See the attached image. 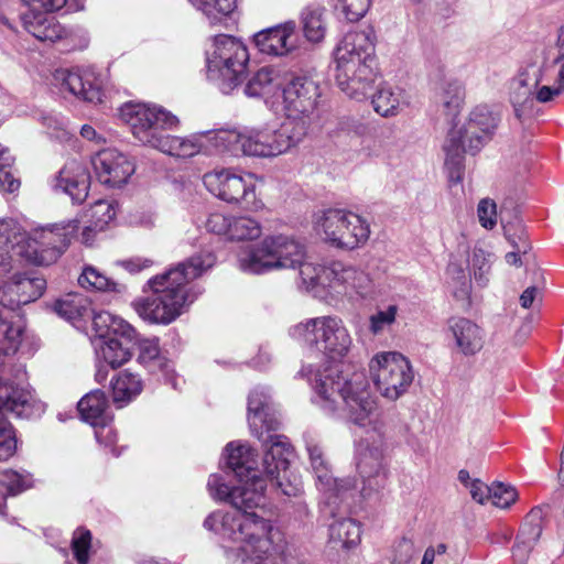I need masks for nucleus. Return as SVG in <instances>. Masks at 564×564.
<instances>
[{
    "mask_svg": "<svg viewBox=\"0 0 564 564\" xmlns=\"http://www.w3.org/2000/svg\"><path fill=\"white\" fill-rule=\"evenodd\" d=\"M301 375L307 377L314 390L313 402L326 414L360 427L381 431L382 412L364 372H354L346 378L337 364H327L323 369L303 367Z\"/></svg>",
    "mask_w": 564,
    "mask_h": 564,
    "instance_id": "f257e3e1",
    "label": "nucleus"
},
{
    "mask_svg": "<svg viewBox=\"0 0 564 564\" xmlns=\"http://www.w3.org/2000/svg\"><path fill=\"white\" fill-rule=\"evenodd\" d=\"M256 452L247 445H235L231 442L226 446L227 466L238 479L239 485L228 486L223 481L220 475H210L207 482V488L215 499L227 501L235 508L232 512L221 511L223 514H234L236 512L248 516L254 514L265 521L264 518L250 510L264 506L267 481L270 482L271 487L281 490L288 497H295L301 492V481L296 477L291 479L289 471L285 475L281 473L274 476H260L256 468ZM217 512H220V510ZM267 522L271 523L269 520ZM270 525L272 530V524Z\"/></svg>",
    "mask_w": 564,
    "mask_h": 564,
    "instance_id": "f03ea898",
    "label": "nucleus"
},
{
    "mask_svg": "<svg viewBox=\"0 0 564 564\" xmlns=\"http://www.w3.org/2000/svg\"><path fill=\"white\" fill-rule=\"evenodd\" d=\"M216 256L210 250H202L175 268L148 281L151 293L133 302L139 316L152 324L167 325L182 313L184 304L193 299L185 285L213 268Z\"/></svg>",
    "mask_w": 564,
    "mask_h": 564,
    "instance_id": "7ed1b4c3",
    "label": "nucleus"
},
{
    "mask_svg": "<svg viewBox=\"0 0 564 564\" xmlns=\"http://www.w3.org/2000/svg\"><path fill=\"white\" fill-rule=\"evenodd\" d=\"M204 528L218 534L224 543L238 544L237 547L223 545L227 556L236 555L242 564H275L271 525L254 514L212 512Z\"/></svg>",
    "mask_w": 564,
    "mask_h": 564,
    "instance_id": "20e7f679",
    "label": "nucleus"
},
{
    "mask_svg": "<svg viewBox=\"0 0 564 564\" xmlns=\"http://www.w3.org/2000/svg\"><path fill=\"white\" fill-rule=\"evenodd\" d=\"M305 247L299 240L285 235L265 237L240 253L239 268L248 273L263 274L280 269H299L301 283L307 291L317 286L324 289V268L306 262Z\"/></svg>",
    "mask_w": 564,
    "mask_h": 564,
    "instance_id": "39448f33",
    "label": "nucleus"
},
{
    "mask_svg": "<svg viewBox=\"0 0 564 564\" xmlns=\"http://www.w3.org/2000/svg\"><path fill=\"white\" fill-rule=\"evenodd\" d=\"M375 39L371 28L351 31L345 34L335 48L336 84L352 99L367 98L377 79Z\"/></svg>",
    "mask_w": 564,
    "mask_h": 564,
    "instance_id": "423d86ee",
    "label": "nucleus"
},
{
    "mask_svg": "<svg viewBox=\"0 0 564 564\" xmlns=\"http://www.w3.org/2000/svg\"><path fill=\"white\" fill-rule=\"evenodd\" d=\"M307 134L305 122L285 120L279 127L267 124L257 129L218 130L210 137L219 152L231 155L272 158L296 147Z\"/></svg>",
    "mask_w": 564,
    "mask_h": 564,
    "instance_id": "0eeeda50",
    "label": "nucleus"
},
{
    "mask_svg": "<svg viewBox=\"0 0 564 564\" xmlns=\"http://www.w3.org/2000/svg\"><path fill=\"white\" fill-rule=\"evenodd\" d=\"M248 423L251 433L262 442L265 453L263 470L265 476L288 473L293 457V447L286 436L272 434L280 429L281 422L272 408L269 390L256 387L248 397Z\"/></svg>",
    "mask_w": 564,
    "mask_h": 564,
    "instance_id": "6e6552de",
    "label": "nucleus"
},
{
    "mask_svg": "<svg viewBox=\"0 0 564 564\" xmlns=\"http://www.w3.org/2000/svg\"><path fill=\"white\" fill-rule=\"evenodd\" d=\"M500 117L487 105L476 106L460 128H453L444 144L445 169L452 183H459L465 171V153L475 155L494 137Z\"/></svg>",
    "mask_w": 564,
    "mask_h": 564,
    "instance_id": "1a4fd4ad",
    "label": "nucleus"
},
{
    "mask_svg": "<svg viewBox=\"0 0 564 564\" xmlns=\"http://www.w3.org/2000/svg\"><path fill=\"white\" fill-rule=\"evenodd\" d=\"M79 228L77 219L40 227L30 234L19 226L20 238L14 241L13 252L28 263L51 265L67 250Z\"/></svg>",
    "mask_w": 564,
    "mask_h": 564,
    "instance_id": "9d476101",
    "label": "nucleus"
},
{
    "mask_svg": "<svg viewBox=\"0 0 564 564\" xmlns=\"http://www.w3.org/2000/svg\"><path fill=\"white\" fill-rule=\"evenodd\" d=\"M23 336V326L9 321L0 312V409H8L17 417L30 419L44 411L28 388H13L6 376V357L18 351Z\"/></svg>",
    "mask_w": 564,
    "mask_h": 564,
    "instance_id": "9b49d317",
    "label": "nucleus"
},
{
    "mask_svg": "<svg viewBox=\"0 0 564 564\" xmlns=\"http://www.w3.org/2000/svg\"><path fill=\"white\" fill-rule=\"evenodd\" d=\"M249 63L248 48L239 39L219 34L206 53V76L223 94L234 91L245 79Z\"/></svg>",
    "mask_w": 564,
    "mask_h": 564,
    "instance_id": "f8f14e48",
    "label": "nucleus"
},
{
    "mask_svg": "<svg viewBox=\"0 0 564 564\" xmlns=\"http://www.w3.org/2000/svg\"><path fill=\"white\" fill-rule=\"evenodd\" d=\"M289 334L299 343L314 347L332 359L344 357L352 343L344 322L337 316L307 318L292 326Z\"/></svg>",
    "mask_w": 564,
    "mask_h": 564,
    "instance_id": "ddd939ff",
    "label": "nucleus"
},
{
    "mask_svg": "<svg viewBox=\"0 0 564 564\" xmlns=\"http://www.w3.org/2000/svg\"><path fill=\"white\" fill-rule=\"evenodd\" d=\"M314 226L328 243L345 249L357 248L365 243L370 235L367 220L352 212L338 208L317 213Z\"/></svg>",
    "mask_w": 564,
    "mask_h": 564,
    "instance_id": "4468645a",
    "label": "nucleus"
},
{
    "mask_svg": "<svg viewBox=\"0 0 564 564\" xmlns=\"http://www.w3.org/2000/svg\"><path fill=\"white\" fill-rule=\"evenodd\" d=\"M120 116L137 140L154 149L165 137L164 132L178 124L176 116L156 105L129 102L121 107Z\"/></svg>",
    "mask_w": 564,
    "mask_h": 564,
    "instance_id": "2eb2a0df",
    "label": "nucleus"
},
{
    "mask_svg": "<svg viewBox=\"0 0 564 564\" xmlns=\"http://www.w3.org/2000/svg\"><path fill=\"white\" fill-rule=\"evenodd\" d=\"M369 372L377 390L390 401L404 394L414 378L409 360L395 351L376 355L369 362Z\"/></svg>",
    "mask_w": 564,
    "mask_h": 564,
    "instance_id": "dca6fc26",
    "label": "nucleus"
},
{
    "mask_svg": "<svg viewBox=\"0 0 564 564\" xmlns=\"http://www.w3.org/2000/svg\"><path fill=\"white\" fill-rule=\"evenodd\" d=\"M286 120L305 122L307 128L317 117L321 89L317 82L307 75L290 74L281 88Z\"/></svg>",
    "mask_w": 564,
    "mask_h": 564,
    "instance_id": "f3484780",
    "label": "nucleus"
},
{
    "mask_svg": "<svg viewBox=\"0 0 564 564\" xmlns=\"http://www.w3.org/2000/svg\"><path fill=\"white\" fill-rule=\"evenodd\" d=\"M203 183L216 197L246 209H257L256 185L250 174L240 175L230 170H214L205 173Z\"/></svg>",
    "mask_w": 564,
    "mask_h": 564,
    "instance_id": "a211bd4d",
    "label": "nucleus"
},
{
    "mask_svg": "<svg viewBox=\"0 0 564 564\" xmlns=\"http://www.w3.org/2000/svg\"><path fill=\"white\" fill-rule=\"evenodd\" d=\"M304 441L312 469L318 480L321 490L325 495L327 505H337L338 501L346 502L349 498H352L356 491V480L350 477L333 478L319 442L311 434H305Z\"/></svg>",
    "mask_w": 564,
    "mask_h": 564,
    "instance_id": "6ab92c4d",
    "label": "nucleus"
},
{
    "mask_svg": "<svg viewBox=\"0 0 564 564\" xmlns=\"http://www.w3.org/2000/svg\"><path fill=\"white\" fill-rule=\"evenodd\" d=\"M46 289V281L41 276H26L23 274H14L12 279L0 288V304L8 311L0 310L3 316H8L9 321L23 327V323L19 316L12 313L21 305L29 304L42 296Z\"/></svg>",
    "mask_w": 564,
    "mask_h": 564,
    "instance_id": "aec40b11",
    "label": "nucleus"
},
{
    "mask_svg": "<svg viewBox=\"0 0 564 564\" xmlns=\"http://www.w3.org/2000/svg\"><path fill=\"white\" fill-rule=\"evenodd\" d=\"M54 84L75 97L91 104L102 100V78L94 68H59L53 74Z\"/></svg>",
    "mask_w": 564,
    "mask_h": 564,
    "instance_id": "412c9836",
    "label": "nucleus"
},
{
    "mask_svg": "<svg viewBox=\"0 0 564 564\" xmlns=\"http://www.w3.org/2000/svg\"><path fill=\"white\" fill-rule=\"evenodd\" d=\"M295 21H286L259 31L253 35V43L261 54L286 56L299 48V34Z\"/></svg>",
    "mask_w": 564,
    "mask_h": 564,
    "instance_id": "4be33fe9",
    "label": "nucleus"
},
{
    "mask_svg": "<svg viewBox=\"0 0 564 564\" xmlns=\"http://www.w3.org/2000/svg\"><path fill=\"white\" fill-rule=\"evenodd\" d=\"M91 164L98 181L108 187H120L126 184L134 172L128 156L116 149L98 152Z\"/></svg>",
    "mask_w": 564,
    "mask_h": 564,
    "instance_id": "5701e85b",
    "label": "nucleus"
},
{
    "mask_svg": "<svg viewBox=\"0 0 564 564\" xmlns=\"http://www.w3.org/2000/svg\"><path fill=\"white\" fill-rule=\"evenodd\" d=\"M357 470L362 480L360 494L368 497L383 488L387 482V468L383 464V453L378 447H366L359 451Z\"/></svg>",
    "mask_w": 564,
    "mask_h": 564,
    "instance_id": "b1692460",
    "label": "nucleus"
},
{
    "mask_svg": "<svg viewBox=\"0 0 564 564\" xmlns=\"http://www.w3.org/2000/svg\"><path fill=\"white\" fill-rule=\"evenodd\" d=\"M90 176L86 166L77 161H68L54 177L52 187L67 194L73 203L82 204L88 196Z\"/></svg>",
    "mask_w": 564,
    "mask_h": 564,
    "instance_id": "393cba45",
    "label": "nucleus"
},
{
    "mask_svg": "<svg viewBox=\"0 0 564 564\" xmlns=\"http://www.w3.org/2000/svg\"><path fill=\"white\" fill-rule=\"evenodd\" d=\"M541 80V75L531 76L529 72H520L510 82L509 99L519 120L531 116L534 110V91Z\"/></svg>",
    "mask_w": 564,
    "mask_h": 564,
    "instance_id": "a878e982",
    "label": "nucleus"
},
{
    "mask_svg": "<svg viewBox=\"0 0 564 564\" xmlns=\"http://www.w3.org/2000/svg\"><path fill=\"white\" fill-rule=\"evenodd\" d=\"M138 349V362L150 373H162L164 379L177 389V378L171 362L161 354L159 338L134 339Z\"/></svg>",
    "mask_w": 564,
    "mask_h": 564,
    "instance_id": "bb28decb",
    "label": "nucleus"
},
{
    "mask_svg": "<svg viewBox=\"0 0 564 564\" xmlns=\"http://www.w3.org/2000/svg\"><path fill=\"white\" fill-rule=\"evenodd\" d=\"M135 329L129 334H118L99 340L97 355L111 368H118L130 360L134 346Z\"/></svg>",
    "mask_w": 564,
    "mask_h": 564,
    "instance_id": "cd10ccee",
    "label": "nucleus"
},
{
    "mask_svg": "<svg viewBox=\"0 0 564 564\" xmlns=\"http://www.w3.org/2000/svg\"><path fill=\"white\" fill-rule=\"evenodd\" d=\"M448 327L463 355L473 356L481 350L485 334L476 323L465 317H453L448 321Z\"/></svg>",
    "mask_w": 564,
    "mask_h": 564,
    "instance_id": "c85d7f7f",
    "label": "nucleus"
},
{
    "mask_svg": "<svg viewBox=\"0 0 564 564\" xmlns=\"http://www.w3.org/2000/svg\"><path fill=\"white\" fill-rule=\"evenodd\" d=\"M284 77L279 69L262 67L257 70L245 86L248 97L274 96L281 90Z\"/></svg>",
    "mask_w": 564,
    "mask_h": 564,
    "instance_id": "c756f323",
    "label": "nucleus"
},
{
    "mask_svg": "<svg viewBox=\"0 0 564 564\" xmlns=\"http://www.w3.org/2000/svg\"><path fill=\"white\" fill-rule=\"evenodd\" d=\"M214 133L215 132L199 135L195 134L189 138L165 134L156 149L169 155L177 158H192L202 151L204 148V140H207L214 145L210 139Z\"/></svg>",
    "mask_w": 564,
    "mask_h": 564,
    "instance_id": "7c9ffc66",
    "label": "nucleus"
},
{
    "mask_svg": "<svg viewBox=\"0 0 564 564\" xmlns=\"http://www.w3.org/2000/svg\"><path fill=\"white\" fill-rule=\"evenodd\" d=\"M24 25L29 33L40 41L55 42L66 35V30L54 15L48 13H32L25 15Z\"/></svg>",
    "mask_w": 564,
    "mask_h": 564,
    "instance_id": "2f4dec72",
    "label": "nucleus"
},
{
    "mask_svg": "<svg viewBox=\"0 0 564 564\" xmlns=\"http://www.w3.org/2000/svg\"><path fill=\"white\" fill-rule=\"evenodd\" d=\"M56 314L73 325L86 321L91 314V302L89 299L79 293H68L56 300L53 306Z\"/></svg>",
    "mask_w": 564,
    "mask_h": 564,
    "instance_id": "473e14b6",
    "label": "nucleus"
},
{
    "mask_svg": "<svg viewBox=\"0 0 564 564\" xmlns=\"http://www.w3.org/2000/svg\"><path fill=\"white\" fill-rule=\"evenodd\" d=\"M19 224L13 219H0V276L7 274L17 261H23L13 252L14 241L20 237Z\"/></svg>",
    "mask_w": 564,
    "mask_h": 564,
    "instance_id": "72a5a7b5",
    "label": "nucleus"
},
{
    "mask_svg": "<svg viewBox=\"0 0 564 564\" xmlns=\"http://www.w3.org/2000/svg\"><path fill=\"white\" fill-rule=\"evenodd\" d=\"M107 408L106 394L99 389L85 394L77 404L82 419L93 426L110 422L111 417L107 412Z\"/></svg>",
    "mask_w": 564,
    "mask_h": 564,
    "instance_id": "f704fd0d",
    "label": "nucleus"
},
{
    "mask_svg": "<svg viewBox=\"0 0 564 564\" xmlns=\"http://www.w3.org/2000/svg\"><path fill=\"white\" fill-rule=\"evenodd\" d=\"M89 225L82 232V242L90 245L94 236L106 229L116 217L115 206L108 200H97L88 212Z\"/></svg>",
    "mask_w": 564,
    "mask_h": 564,
    "instance_id": "c9c22d12",
    "label": "nucleus"
},
{
    "mask_svg": "<svg viewBox=\"0 0 564 564\" xmlns=\"http://www.w3.org/2000/svg\"><path fill=\"white\" fill-rule=\"evenodd\" d=\"M112 400L119 408L129 403L142 391L141 379L129 371H121L110 381Z\"/></svg>",
    "mask_w": 564,
    "mask_h": 564,
    "instance_id": "e433bc0d",
    "label": "nucleus"
},
{
    "mask_svg": "<svg viewBox=\"0 0 564 564\" xmlns=\"http://www.w3.org/2000/svg\"><path fill=\"white\" fill-rule=\"evenodd\" d=\"M87 319L91 321L93 329L99 340L112 335L129 334L132 332V326L124 319L113 316L106 311L95 312L91 308V314L89 317H86V321Z\"/></svg>",
    "mask_w": 564,
    "mask_h": 564,
    "instance_id": "4c0bfd02",
    "label": "nucleus"
},
{
    "mask_svg": "<svg viewBox=\"0 0 564 564\" xmlns=\"http://www.w3.org/2000/svg\"><path fill=\"white\" fill-rule=\"evenodd\" d=\"M34 485L32 475L25 470L15 471L3 469L0 471V514L6 508V498L8 495H19Z\"/></svg>",
    "mask_w": 564,
    "mask_h": 564,
    "instance_id": "58836bf2",
    "label": "nucleus"
},
{
    "mask_svg": "<svg viewBox=\"0 0 564 564\" xmlns=\"http://www.w3.org/2000/svg\"><path fill=\"white\" fill-rule=\"evenodd\" d=\"M371 104L380 116H395L403 105L402 89L383 84L372 95Z\"/></svg>",
    "mask_w": 564,
    "mask_h": 564,
    "instance_id": "ea45409f",
    "label": "nucleus"
},
{
    "mask_svg": "<svg viewBox=\"0 0 564 564\" xmlns=\"http://www.w3.org/2000/svg\"><path fill=\"white\" fill-rule=\"evenodd\" d=\"M78 283L82 288L104 292L123 293L127 290L124 284L108 278L94 265L83 268L82 274L78 276Z\"/></svg>",
    "mask_w": 564,
    "mask_h": 564,
    "instance_id": "a19ab883",
    "label": "nucleus"
},
{
    "mask_svg": "<svg viewBox=\"0 0 564 564\" xmlns=\"http://www.w3.org/2000/svg\"><path fill=\"white\" fill-rule=\"evenodd\" d=\"M325 9L321 6H307L301 13L305 37L310 42H321L326 33Z\"/></svg>",
    "mask_w": 564,
    "mask_h": 564,
    "instance_id": "79ce46f5",
    "label": "nucleus"
},
{
    "mask_svg": "<svg viewBox=\"0 0 564 564\" xmlns=\"http://www.w3.org/2000/svg\"><path fill=\"white\" fill-rule=\"evenodd\" d=\"M329 539L345 549L355 546L360 542V525L351 518L335 520L329 525Z\"/></svg>",
    "mask_w": 564,
    "mask_h": 564,
    "instance_id": "37998d69",
    "label": "nucleus"
},
{
    "mask_svg": "<svg viewBox=\"0 0 564 564\" xmlns=\"http://www.w3.org/2000/svg\"><path fill=\"white\" fill-rule=\"evenodd\" d=\"M464 99L465 88L459 80L451 79L443 84L440 93V101L448 116L455 117L459 112Z\"/></svg>",
    "mask_w": 564,
    "mask_h": 564,
    "instance_id": "c03bdc74",
    "label": "nucleus"
},
{
    "mask_svg": "<svg viewBox=\"0 0 564 564\" xmlns=\"http://www.w3.org/2000/svg\"><path fill=\"white\" fill-rule=\"evenodd\" d=\"M262 227L258 220L247 216L232 217L229 240H253L261 236Z\"/></svg>",
    "mask_w": 564,
    "mask_h": 564,
    "instance_id": "a18cd8bd",
    "label": "nucleus"
},
{
    "mask_svg": "<svg viewBox=\"0 0 564 564\" xmlns=\"http://www.w3.org/2000/svg\"><path fill=\"white\" fill-rule=\"evenodd\" d=\"M197 10L206 14L212 22L229 15L236 8L237 0H188Z\"/></svg>",
    "mask_w": 564,
    "mask_h": 564,
    "instance_id": "49530a36",
    "label": "nucleus"
},
{
    "mask_svg": "<svg viewBox=\"0 0 564 564\" xmlns=\"http://www.w3.org/2000/svg\"><path fill=\"white\" fill-rule=\"evenodd\" d=\"M542 516L543 511L541 508L535 507L531 509V511L527 514L525 521L522 524L517 538L534 545L542 533Z\"/></svg>",
    "mask_w": 564,
    "mask_h": 564,
    "instance_id": "de8ad7c7",
    "label": "nucleus"
},
{
    "mask_svg": "<svg viewBox=\"0 0 564 564\" xmlns=\"http://www.w3.org/2000/svg\"><path fill=\"white\" fill-rule=\"evenodd\" d=\"M3 412L12 411L0 409V460L9 459L17 449V440L11 423L4 417Z\"/></svg>",
    "mask_w": 564,
    "mask_h": 564,
    "instance_id": "09e8293b",
    "label": "nucleus"
},
{
    "mask_svg": "<svg viewBox=\"0 0 564 564\" xmlns=\"http://www.w3.org/2000/svg\"><path fill=\"white\" fill-rule=\"evenodd\" d=\"M91 533L89 530L78 528L72 538V551L78 564H88L91 547Z\"/></svg>",
    "mask_w": 564,
    "mask_h": 564,
    "instance_id": "8fccbe9b",
    "label": "nucleus"
},
{
    "mask_svg": "<svg viewBox=\"0 0 564 564\" xmlns=\"http://www.w3.org/2000/svg\"><path fill=\"white\" fill-rule=\"evenodd\" d=\"M335 9L340 11L346 20L356 22L369 10L371 0H336Z\"/></svg>",
    "mask_w": 564,
    "mask_h": 564,
    "instance_id": "3c124183",
    "label": "nucleus"
},
{
    "mask_svg": "<svg viewBox=\"0 0 564 564\" xmlns=\"http://www.w3.org/2000/svg\"><path fill=\"white\" fill-rule=\"evenodd\" d=\"M471 269L475 281L485 286L489 281L490 254L482 249H475L471 257Z\"/></svg>",
    "mask_w": 564,
    "mask_h": 564,
    "instance_id": "603ef678",
    "label": "nucleus"
},
{
    "mask_svg": "<svg viewBox=\"0 0 564 564\" xmlns=\"http://www.w3.org/2000/svg\"><path fill=\"white\" fill-rule=\"evenodd\" d=\"M344 272L345 263L340 261H335L326 265V268H324V275H322L325 280L324 289H332L338 293L344 291Z\"/></svg>",
    "mask_w": 564,
    "mask_h": 564,
    "instance_id": "864d4df0",
    "label": "nucleus"
},
{
    "mask_svg": "<svg viewBox=\"0 0 564 564\" xmlns=\"http://www.w3.org/2000/svg\"><path fill=\"white\" fill-rule=\"evenodd\" d=\"M496 507L509 508L518 498L514 487L502 482L492 484L490 497Z\"/></svg>",
    "mask_w": 564,
    "mask_h": 564,
    "instance_id": "5fc2aeb1",
    "label": "nucleus"
},
{
    "mask_svg": "<svg viewBox=\"0 0 564 564\" xmlns=\"http://www.w3.org/2000/svg\"><path fill=\"white\" fill-rule=\"evenodd\" d=\"M343 274L345 275L344 292L350 289L362 294L370 282L369 276L364 271L351 265L345 264V272Z\"/></svg>",
    "mask_w": 564,
    "mask_h": 564,
    "instance_id": "6e6d98bb",
    "label": "nucleus"
},
{
    "mask_svg": "<svg viewBox=\"0 0 564 564\" xmlns=\"http://www.w3.org/2000/svg\"><path fill=\"white\" fill-rule=\"evenodd\" d=\"M398 307L390 305L384 311H379L369 318V328L373 334H379L394 323Z\"/></svg>",
    "mask_w": 564,
    "mask_h": 564,
    "instance_id": "4d7b16f0",
    "label": "nucleus"
},
{
    "mask_svg": "<svg viewBox=\"0 0 564 564\" xmlns=\"http://www.w3.org/2000/svg\"><path fill=\"white\" fill-rule=\"evenodd\" d=\"M477 214L482 227L491 229L496 226L497 206L494 200L489 198L481 199L478 204Z\"/></svg>",
    "mask_w": 564,
    "mask_h": 564,
    "instance_id": "13d9d810",
    "label": "nucleus"
},
{
    "mask_svg": "<svg viewBox=\"0 0 564 564\" xmlns=\"http://www.w3.org/2000/svg\"><path fill=\"white\" fill-rule=\"evenodd\" d=\"M231 219H232V217L225 216L219 213H214V214L209 215V217L206 220L205 226L209 232H213V234H216L219 236H226L227 239H229Z\"/></svg>",
    "mask_w": 564,
    "mask_h": 564,
    "instance_id": "bf43d9fd",
    "label": "nucleus"
},
{
    "mask_svg": "<svg viewBox=\"0 0 564 564\" xmlns=\"http://www.w3.org/2000/svg\"><path fill=\"white\" fill-rule=\"evenodd\" d=\"M95 427V437L99 444L105 445L106 447H111V453L113 456H119L120 452L116 449L115 444L117 442V433L109 425V423H100Z\"/></svg>",
    "mask_w": 564,
    "mask_h": 564,
    "instance_id": "052dcab7",
    "label": "nucleus"
},
{
    "mask_svg": "<svg viewBox=\"0 0 564 564\" xmlns=\"http://www.w3.org/2000/svg\"><path fill=\"white\" fill-rule=\"evenodd\" d=\"M414 543L406 538H402L395 545L393 562L397 564H408L414 556Z\"/></svg>",
    "mask_w": 564,
    "mask_h": 564,
    "instance_id": "680f3d73",
    "label": "nucleus"
},
{
    "mask_svg": "<svg viewBox=\"0 0 564 564\" xmlns=\"http://www.w3.org/2000/svg\"><path fill=\"white\" fill-rule=\"evenodd\" d=\"M534 93H535L534 94L535 101H538L540 104H546V102L554 100L556 97L562 95L564 91L561 89V87H558V85L556 83H554V85H552V86H549V85H543L540 87L538 86L535 88Z\"/></svg>",
    "mask_w": 564,
    "mask_h": 564,
    "instance_id": "e2e57ef3",
    "label": "nucleus"
},
{
    "mask_svg": "<svg viewBox=\"0 0 564 564\" xmlns=\"http://www.w3.org/2000/svg\"><path fill=\"white\" fill-rule=\"evenodd\" d=\"M6 376L9 379L8 383L12 384L13 388H28L32 392L33 397H35L33 390L29 384H22L26 380V370L24 365L20 364L12 366L10 376H8L7 373ZM34 399L39 401L36 398Z\"/></svg>",
    "mask_w": 564,
    "mask_h": 564,
    "instance_id": "0e129e2a",
    "label": "nucleus"
},
{
    "mask_svg": "<svg viewBox=\"0 0 564 564\" xmlns=\"http://www.w3.org/2000/svg\"><path fill=\"white\" fill-rule=\"evenodd\" d=\"M469 491L475 501L485 503V501L490 497L491 487H488L479 479H474L469 484Z\"/></svg>",
    "mask_w": 564,
    "mask_h": 564,
    "instance_id": "69168bd1",
    "label": "nucleus"
},
{
    "mask_svg": "<svg viewBox=\"0 0 564 564\" xmlns=\"http://www.w3.org/2000/svg\"><path fill=\"white\" fill-rule=\"evenodd\" d=\"M533 546L534 545L529 544L524 540L517 538L512 547V555L514 561L520 564H524Z\"/></svg>",
    "mask_w": 564,
    "mask_h": 564,
    "instance_id": "338daca9",
    "label": "nucleus"
},
{
    "mask_svg": "<svg viewBox=\"0 0 564 564\" xmlns=\"http://www.w3.org/2000/svg\"><path fill=\"white\" fill-rule=\"evenodd\" d=\"M0 186L8 193H13L20 187V182L13 177L10 169H0Z\"/></svg>",
    "mask_w": 564,
    "mask_h": 564,
    "instance_id": "774afa93",
    "label": "nucleus"
}]
</instances>
